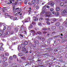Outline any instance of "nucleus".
I'll return each mask as SVG.
<instances>
[{
    "mask_svg": "<svg viewBox=\"0 0 67 67\" xmlns=\"http://www.w3.org/2000/svg\"><path fill=\"white\" fill-rule=\"evenodd\" d=\"M21 58L22 59H23V60H25V57H21Z\"/></svg>",
    "mask_w": 67,
    "mask_h": 67,
    "instance_id": "nucleus-35",
    "label": "nucleus"
},
{
    "mask_svg": "<svg viewBox=\"0 0 67 67\" xmlns=\"http://www.w3.org/2000/svg\"><path fill=\"white\" fill-rule=\"evenodd\" d=\"M0 50L1 51H4V49L3 47H0Z\"/></svg>",
    "mask_w": 67,
    "mask_h": 67,
    "instance_id": "nucleus-25",
    "label": "nucleus"
},
{
    "mask_svg": "<svg viewBox=\"0 0 67 67\" xmlns=\"http://www.w3.org/2000/svg\"><path fill=\"white\" fill-rule=\"evenodd\" d=\"M29 46L30 47H32L33 46V44L31 43H30L29 44Z\"/></svg>",
    "mask_w": 67,
    "mask_h": 67,
    "instance_id": "nucleus-20",
    "label": "nucleus"
},
{
    "mask_svg": "<svg viewBox=\"0 0 67 67\" xmlns=\"http://www.w3.org/2000/svg\"><path fill=\"white\" fill-rule=\"evenodd\" d=\"M19 36H20V37H23V35L20 34L19 35Z\"/></svg>",
    "mask_w": 67,
    "mask_h": 67,
    "instance_id": "nucleus-47",
    "label": "nucleus"
},
{
    "mask_svg": "<svg viewBox=\"0 0 67 67\" xmlns=\"http://www.w3.org/2000/svg\"><path fill=\"white\" fill-rule=\"evenodd\" d=\"M62 21H63V19H60L59 20V22H62Z\"/></svg>",
    "mask_w": 67,
    "mask_h": 67,
    "instance_id": "nucleus-60",
    "label": "nucleus"
},
{
    "mask_svg": "<svg viewBox=\"0 0 67 67\" xmlns=\"http://www.w3.org/2000/svg\"><path fill=\"white\" fill-rule=\"evenodd\" d=\"M59 25H60V23H57L55 24V25L56 26H59Z\"/></svg>",
    "mask_w": 67,
    "mask_h": 67,
    "instance_id": "nucleus-10",
    "label": "nucleus"
},
{
    "mask_svg": "<svg viewBox=\"0 0 67 67\" xmlns=\"http://www.w3.org/2000/svg\"><path fill=\"white\" fill-rule=\"evenodd\" d=\"M41 40H42V42H43V41H45V38H44L42 37Z\"/></svg>",
    "mask_w": 67,
    "mask_h": 67,
    "instance_id": "nucleus-44",
    "label": "nucleus"
},
{
    "mask_svg": "<svg viewBox=\"0 0 67 67\" xmlns=\"http://www.w3.org/2000/svg\"><path fill=\"white\" fill-rule=\"evenodd\" d=\"M39 43V41H36L35 42V43L36 44H38Z\"/></svg>",
    "mask_w": 67,
    "mask_h": 67,
    "instance_id": "nucleus-23",
    "label": "nucleus"
},
{
    "mask_svg": "<svg viewBox=\"0 0 67 67\" xmlns=\"http://www.w3.org/2000/svg\"><path fill=\"white\" fill-rule=\"evenodd\" d=\"M43 20L44 19L42 17L40 18L39 19V20L40 21H43Z\"/></svg>",
    "mask_w": 67,
    "mask_h": 67,
    "instance_id": "nucleus-22",
    "label": "nucleus"
},
{
    "mask_svg": "<svg viewBox=\"0 0 67 67\" xmlns=\"http://www.w3.org/2000/svg\"><path fill=\"white\" fill-rule=\"evenodd\" d=\"M3 60L4 62L8 60V58L7 57H4L3 58Z\"/></svg>",
    "mask_w": 67,
    "mask_h": 67,
    "instance_id": "nucleus-7",
    "label": "nucleus"
},
{
    "mask_svg": "<svg viewBox=\"0 0 67 67\" xmlns=\"http://www.w3.org/2000/svg\"><path fill=\"white\" fill-rule=\"evenodd\" d=\"M32 35H37V34L34 32V33L32 34Z\"/></svg>",
    "mask_w": 67,
    "mask_h": 67,
    "instance_id": "nucleus-53",
    "label": "nucleus"
},
{
    "mask_svg": "<svg viewBox=\"0 0 67 67\" xmlns=\"http://www.w3.org/2000/svg\"><path fill=\"white\" fill-rule=\"evenodd\" d=\"M30 64H31V63H28L25 65V66H27V65H31Z\"/></svg>",
    "mask_w": 67,
    "mask_h": 67,
    "instance_id": "nucleus-36",
    "label": "nucleus"
},
{
    "mask_svg": "<svg viewBox=\"0 0 67 67\" xmlns=\"http://www.w3.org/2000/svg\"><path fill=\"white\" fill-rule=\"evenodd\" d=\"M59 29H60V31H62V30H63V27L60 26L59 27Z\"/></svg>",
    "mask_w": 67,
    "mask_h": 67,
    "instance_id": "nucleus-9",
    "label": "nucleus"
},
{
    "mask_svg": "<svg viewBox=\"0 0 67 67\" xmlns=\"http://www.w3.org/2000/svg\"><path fill=\"white\" fill-rule=\"evenodd\" d=\"M45 13V12L44 11H42L41 12V13H42V14L44 13Z\"/></svg>",
    "mask_w": 67,
    "mask_h": 67,
    "instance_id": "nucleus-58",
    "label": "nucleus"
},
{
    "mask_svg": "<svg viewBox=\"0 0 67 67\" xmlns=\"http://www.w3.org/2000/svg\"><path fill=\"white\" fill-rule=\"evenodd\" d=\"M53 14H55V15H59V13L58 12H52Z\"/></svg>",
    "mask_w": 67,
    "mask_h": 67,
    "instance_id": "nucleus-4",
    "label": "nucleus"
},
{
    "mask_svg": "<svg viewBox=\"0 0 67 67\" xmlns=\"http://www.w3.org/2000/svg\"><path fill=\"white\" fill-rule=\"evenodd\" d=\"M50 10L51 12H53V11H54V9L53 8H51L50 9Z\"/></svg>",
    "mask_w": 67,
    "mask_h": 67,
    "instance_id": "nucleus-48",
    "label": "nucleus"
},
{
    "mask_svg": "<svg viewBox=\"0 0 67 67\" xmlns=\"http://www.w3.org/2000/svg\"><path fill=\"white\" fill-rule=\"evenodd\" d=\"M62 15H63L64 16L66 15L67 14V8H66L64 10H62L61 11Z\"/></svg>",
    "mask_w": 67,
    "mask_h": 67,
    "instance_id": "nucleus-1",
    "label": "nucleus"
},
{
    "mask_svg": "<svg viewBox=\"0 0 67 67\" xmlns=\"http://www.w3.org/2000/svg\"><path fill=\"white\" fill-rule=\"evenodd\" d=\"M5 33H2V34L1 35V36L3 37H5Z\"/></svg>",
    "mask_w": 67,
    "mask_h": 67,
    "instance_id": "nucleus-17",
    "label": "nucleus"
},
{
    "mask_svg": "<svg viewBox=\"0 0 67 67\" xmlns=\"http://www.w3.org/2000/svg\"><path fill=\"white\" fill-rule=\"evenodd\" d=\"M27 42H28L29 43H31V40H27Z\"/></svg>",
    "mask_w": 67,
    "mask_h": 67,
    "instance_id": "nucleus-56",
    "label": "nucleus"
},
{
    "mask_svg": "<svg viewBox=\"0 0 67 67\" xmlns=\"http://www.w3.org/2000/svg\"><path fill=\"white\" fill-rule=\"evenodd\" d=\"M24 3L25 4H27V2H26V1H25L24 2Z\"/></svg>",
    "mask_w": 67,
    "mask_h": 67,
    "instance_id": "nucleus-64",
    "label": "nucleus"
},
{
    "mask_svg": "<svg viewBox=\"0 0 67 67\" xmlns=\"http://www.w3.org/2000/svg\"><path fill=\"white\" fill-rule=\"evenodd\" d=\"M21 46L23 47H25V45L24 43H23V44H21Z\"/></svg>",
    "mask_w": 67,
    "mask_h": 67,
    "instance_id": "nucleus-12",
    "label": "nucleus"
},
{
    "mask_svg": "<svg viewBox=\"0 0 67 67\" xmlns=\"http://www.w3.org/2000/svg\"><path fill=\"white\" fill-rule=\"evenodd\" d=\"M37 38L39 40H41L42 39V37H38Z\"/></svg>",
    "mask_w": 67,
    "mask_h": 67,
    "instance_id": "nucleus-40",
    "label": "nucleus"
},
{
    "mask_svg": "<svg viewBox=\"0 0 67 67\" xmlns=\"http://www.w3.org/2000/svg\"><path fill=\"white\" fill-rule=\"evenodd\" d=\"M5 55L6 56H8L9 55V54L8 53H6L5 54Z\"/></svg>",
    "mask_w": 67,
    "mask_h": 67,
    "instance_id": "nucleus-39",
    "label": "nucleus"
},
{
    "mask_svg": "<svg viewBox=\"0 0 67 67\" xmlns=\"http://www.w3.org/2000/svg\"><path fill=\"white\" fill-rule=\"evenodd\" d=\"M56 48L57 49H56ZM58 51V49L57 48H55V49H54V51L55 52H57Z\"/></svg>",
    "mask_w": 67,
    "mask_h": 67,
    "instance_id": "nucleus-34",
    "label": "nucleus"
},
{
    "mask_svg": "<svg viewBox=\"0 0 67 67\" xmlns=\"http://www.w3.org/2000/svg\"><path fill=\"white\" fill-rule=\"evenodd\" d=\"M33 2L32 3V4H35V0H34L33 1H32L31 2Z\"/></svg>",
    "mask_w": 67,
    "mask_h": 67,
    "instance_id": "nucleus-43",
    "label": "nucleus"
},
{
    "mask_svg": "<svg viewBox=\"0 0 67 67\" xmlns=\"http://www.w3.org/2000/svg\"><path fill=\"white\" fill-rule=\"evenodd\" d=\"M53 21L55 22V21H57V19L56 18H54L53 20Z\"/></svg>",
    "mask_w": 67,
    "mask_h": 67,
    "instance_id": "nucleus-45",
    "label": "nucleus"
},
{
    "mask_svg": "<svg viewBox=\"0 0 67 67\" xmlns=\"http://www.w3.org/2000/svg\"><path fill=\"white\" fill-rule=\"evenodd\" d=\"M6 34V35H9L10 34V32L9 31L5 30Z\"/></svg>",
    "mask_w": 67,
    "mask_h": 67,
    "instance_id": "nucleus-8",
    "label": "nucleus"
},
{
    "mask_svg": "<svg viewBox=\"0 0 67 67\" xmlns=\"http://www.w3.org/2000/svg\"><path fill=\"white\" fill-rule=\"evenodd\" d=\"M21 49V46H19L18 47V50H20V49Z\"/></svg>",
    "mask_w": 67,
    "mask_h": 67,
    "instance_id": "nucleus-24",
    "label": "nucleus"
},
{
    "mask_svg": "<svg viewBox=\"0 0 67 67\" xmlns=\"http://www.w3.org/2000/svg\"><path fill=\"white\" fill-rule=\"evenodd\" d=\"M24 44L26 45H28V42L27 41H26L24 42Z\"/></svg>",
    "mask_w": 67,
    "mask_h": 67,
    "instance_id": "nucleus-11",
    "label": "nucleus"
},
{
    "mask_svg": "<svg viewBox=\"0 0 67 67\" xmlns=\"http://www.w3.org/2000/svg\"><path fill=\"white\" fill-rule=\"evenodd\" d=\"M55 67H60V66L58 65H56L55 66Z\"/></svg>",
    "mask_w": 67,
    "mask_h": 67,
    "instance_id": "nucleus-63",
    "label": "nucleus"
},
{
    "mask_svg": "<svg viewBox=\"0 0 67 67\" xmlns=\"http://www.w3.org/2000/svg\"><path fill=\"white\" fill-rule=\"evenodd\" d=\"M37 33L39 35H41V34H42V32H41L40 31H38L37 32Z\"/></svg>",
    "mask_w": 67,
    "mask_h": 67,
    "instance_id": "nucleus-30",
    "label": "nucleus"
},
{
    "mask_svg": "<svg viewBox=\"0 0 67 67\" xmlns=\"http://www.w3.org/2000/svg\"><path fill=\"white\" fill-rule=\"evenodd\" d=\"M38 25H39V26H41V24L40 23H39L38 24Z\"/></svg>",
    "mask_w": 67,
    "mask_h": 67,
    "instance_id": "nucleus-59",
    "label": "nucleus"
},
{
    "mask_svg": "<svg viewBox=\"0 0 67 67\" xmlns=\"http://www.w3.org/2000/svg\"><path fill=\"white\" fill-rule=\"evenodd\" d=\"M31 33H35V30H31Z\"/></svg>",
    "mask_w": 67,
    "mask_h": 67,
    "instance_id": "nucleus-29",
    "label": "nucleus"
},
{
    "mask_svg": "<svg viewBox=\"0 0 67 67\" xmlns=\"http://www.w3.org/2000/svg\"><path fill=\"white\" fill-rule=\"evenodd\" d=\"M46 5H45L42 8V10H44L46 9Z\"/></svg>",
    "mask_w": 67,
    "mask_h": 67,
    "instance_id": "nucleus-18",
    "label": "nucleus"
},
{
    "mask_svg": "<svg viewBox=\"0 0 67 67\" xmlns=\"http://www.w3.org/2000/svg\"><path fill=\"white\" fill-rule=\"evenodd\" d=\"M18 56H20V57L23 56V54L21 53H19L18 54Z\"/></svg>",
    "mask_w": 67,
    "mask_h": 67,
    "instance_id": "nucleus-13",
    "label": "nucleus"
},
{
    "mask_svg": "<svg viewBox=\"0 0 67 67\" xmlns=\"http://www.w3.org/2000/svg\"><path fill=\"white\" fill-rule=\"evenodd\" d=\"M63 24H64L65 26H67V22H66V21H64L63 23Z\"/></svg>",
    "mask_w": 67,
    "mask_h": 67,
    "instance_id": "nucleus-16",
    "label": "nucleus"
},
{
    "mask_svg": "<svg viewBox=\"0 0 67 67\" xmlns=\"http://www.w3.org/2000/svg\"><path fill=\"white\" fill-rule=\"evenodd\" d=\"M9 58L10 60H12L13 59V58L11 56H10Z\"/></svg>",
    "mask_w": 67,
    "mask_h": 67,
    "instance_id": "nucleus-38",
    "label": "nucleus"
},
{
    "mask_svg": "<svg viewBox=\"0 0 67 67\" xmlns=\"http://www.w3.org/2000/svg\"><path fill=\"white\" fill-rule=\"evenodd\" d=\"M46 23H47V24L48 25H50V24H51V23H49V21H47Z\"/></svg>",
    "mask_w": 67,
    "mask_h": 67,
    "instance_id": "nucleus-31",
    "label": "nucleus"
},
{
    "mask_svg": "<svg viewBox=\"0 0 67 67\" xmlns=\"http://www.w3.org/2000/svg\"><path fill=\"white\" fill-rule=\"evenodd\" d=\"M4 26V27L3 29V31H4V30H5L6 29V27L5 26Z\"/></svg>",
    "mask_w": 67,
    "mask_h": 67,
    "instance_id": "nucleus-50",
    "label": "nucleus"
},
{
    "mask_svg": "<svg viewBox=\"0 0 67 67\" xmlns=\"http://www.w3.org/2000/svg\"><path fill=\"white\" fill-rule=\"evenodd\" d=\"M1 56L2 57H4V54H1Z\"/></svg>",
    "mask_w": 67,
    "mask_h": 67,
    "instance_id": "nucleus-51",
    "label": "nucleus"
},
{
    "mask_svg": "<svg viewBox=\"0 0 67 67\" xmlns=\"http://www.w3.org/2000/svg\"><path fill=\"white\" fill-rule=\"evenodd\" d=\"M15 31H18V29L17 28H16L15 29Z\"/></svg>",
    "mask_w": 67,
    "mask_h": 67,
    "instance_id": "nucleus-55",
    "label": "nucleus"
},
{
    "mask_svg": "<svg viewBox=\"0 0 67 67\" xmlns=\"http://www.w3.org/2000/svg\"><path fill=\"white\" fill-rule=\"evenodd\" d=\"M64 3L65 4H66L67 3V1H64Z\"/></svg>",
    "mask_w": 67,
    "mask_h": 67,
    "instance_id": "nucleus-52",
    "label": "nucleus"
},
{
    "mask_svg": "<svg viewBox=\"0 0 67 67\" xmlns=\"http://www.w3.org/2000/svg\"><path fill=\"white\" fill-rule=\"evenodd\" d=\"M3 46V44H2V43H0V47H1Z\"/></svg>",
    "mask_w": 67,
    "mask_h": 67,
    "instance_id": "nucleus-42",
    "label": "nucleus"
},
{
    "mask_svg": "<svg viewBox=\"0 0 67 67\" xmlns=\"http://www.w3.org/2000/svg\"><path fill=\"white\" fill-rule=\"evenodd\" d=\"M5 15L6 16H7V18H10L12 20V17H11V16L10 15H8V14L6 13L5 14Z\"/></svg>",
    "mask_w": 67,
    "mask_h": 67,
    "instance_id": "nucleus-3",
    "label": "nucleus"
},
{
    "mask_svg": "<svg viewBox=\"0 0 67 67\" xmlns=\"http://www.w3.org/2000/svg\"><path fill=\"white\" fill-rule=\"evenodd\" d=\"M32 24H33L34 25H35V24H36V23L35 22H33L32 23Z\"/></svg>",
    "mask_w": 67,
    "mask_h": 67,
    "instance_id": "nucleus-57",
    "label": "nucleus"
},
{
    "mask_svg": "<svg viewBox=\"0 0 67 67\" xmlns=\"http://www.w3.org/2000/svg\"><path fill=\"white\" fill-rule=\"evenodd\" d=\"M33 20H34L35 21V22H36V21H38V18H37V17H33Z\"/></svg>",
    "mask_w": 67,
    "mask_h": 67,
    "instance_id": "nucleus-5",
    "label": "nucleus"
},
{
    "mask_svg": "<svg viewBox=\"0 0 67 67\" xmlns=\"http://www.w3.org/2000/svg\"><path fill=\"white\" fill-rule=\"evenodd\" d=\"M32 27H33V25H32L31 24L29 26V28H30V29H31V28H32Z\"/></svg>",
    "mask_w": 67,
    "mask_h": 67,
    "instance_id": "nucleus-26",
    "label": "nucleus"
},
{
    "mask_svg": "<svg viewBox=\"0 0 67 67\" xmlns=\"http://www.w3.org/2000/svg\"><path fill=\"white\" fill-rule=\"evenodd\" d=\"M7 8L6 7H3V8L2 9V10H6Z\"/></svg>",
    "mask_w": 67,
    "mask_h": 67,
    "instance_id": "nucleus-46",
    "label": "nucleus"
},
{
    "mask_svg": "<svg viewBox=\"0 0 67 67\" xmlns=\"http://www.w3.org/2000/svg\"><path fill=\"white\" fill-rule=\"evenodd\" d=\"M11 27H8L7 29L6 30V31H11Z\"/></svg>",
    "mask_w": 67,
    "mask_h": 67,
    "instance_id": "nucleus-6",
    "label": "nucleus"
},
{
    "mask_svg": "<svg viewBox=\"0 0 67 67\" xmlns=\"http://www.w3.org/2000/svg\"><path fill=\"white\" fill-rule=\"evenodd\" d=\"M60 5L61 6H63V5H64V3L62 2H61L60 4Z\"/></svg>",
    "mask_w": 67,
    "mask_h": 67,
    "instance_id": "nucleus-37",
    "label": "nucleus"
},
{
    "mask_svg": "<svg viewBox=\"0 0 67 67\" xmlns=\"http://www.w3.org/2000/svg\"><path fill=\"white\" fill-rule=\"evenodd\" d=\"M36 9H38L40 8V6L38 5H36Z\"/></svg>",
    "mask_w": 67,
    "mask_h": 67,
    "instance_id": "nucleus-21",
    "label": "nucleus"
},
{
    "mask_svg": "<svg viewBox=\"0 0 67 67\" xmlns=\"http://www.w3.org/2000/svg\"><path fill=\"white\" fill-rule=\"evenodd\" d=\"M13 57L14 58H16V56L15 55H13Z\"/></svg>",
    "mask_w": 67,
    "mask_h": 67,
    "instance_id": "nucleus-28",
    "label": "nucleus"
},
{
    "mask_svg": "<svg viewBox=\"0 0 67 67\" xmlns=\"http://www.w3.org/2000/svg\"><path fill=\"white\" fill-rule=\"evenodd\" d=\"M14 5H15L16 4H18V3L16 2H15V3H14Z\"/></svg>",
    "mask_w": 67,
    "mask_h": 67,
    "instance_id": "nucleus-54",
    "label": "nucleus"
},
{
    "mask_svg": "<svg viewBox=\"0 0 67 67\" xmlns=\"http://www.w3.org/2000/svg\"><path fill=\"white\" fill-rule=\"evenodd\" d=\"M45 20H46V21H49V19L47 18H46Z\"/></svg>",
    "mask_w": 67,
    "mask_h": 67,
    "instance_id": "nucleus-41",
    "label": "nucleus"
},
{
    "mask_svg": "<svg viewBox=\"0 0 67 67\" xmlns=\"http://www.w3.org/2000/svg\"><path fill=\"white\" fill-rule=\"evenodd\" d=\"M8 63H5V64H4L3 65V66H8Z\"/></svg>",
    "mask_w": 67,
    "mask_h": 67,
    "instance_id": "nucleus-33",
    "label": "nucleus"
},
{
    "mask_svg": "<svg viewBox=\"0 0 67 67\" xmlns=\"http://www.w3.org/2000/svg\"><path fill=\"white\" fill-rule=\"evenodd\" d=\"M22 51L23 52H24L25 53H29V51L26 50V48H25L24 47L23 48Z\"/></svg>",
    "mask_w": 67,
    "mask_h": 67,
    "instance_id": "nucleus-2",
    "label": "nucleus"
},
{
    "mask_svg": "<svg viewBox=\"0 0 67 67\" xmlns=\"http://www.w3.org/2000/svg\"><path fill=\"white\" fill-rule=\"evenodd\" d=\"M42 30H43V31H46L47 30V29L46 28H43L42 29Z\"/></svg>",
    "mask_w": 67,
    "mask_h": 67,
    "instance_id": "nucleus-32",
    "label": "nucleus"
},
{
    "mask_svg": "<svg viewBox=\"0 0 67 67\" xmlns=\"http://www.w3.org/2000/svg\"><path fill=\"white\" fill-rule=\"evenodd\" d=\"M13 33H14V31H11L10 33L11 35H12L13 34Z\"/></svg>",
    "mask_w": 67,
    "mask_h": 67,
    "instance_id": "nucleus-49",
    "label": "nucleus"
},
{
    "mask_svg": "<svg viewBox=\"0 0 67 67\" xmlns=\"http://www.w3.org/2000/svg\"><path fill=\"white\" fill-rule=\"evenodd\" d=\"M51 29L52 30H55L56 29V27L55 26H52L51 27Z\"/></svg>",
    "mask_w": 67,
    "mask_h": 67,
    "instance_id": "nucleus-19",
    "label": "nucleus"
},
{
    "mask_svg": "<svg viewBox=\"0 0 67 67\" xmlns=\"http://www.w3.org/2000/svg\"><path fill=\"white\" fill-rule=\"evenodd\" d=\"M55 1L57 3H60V1L59 0H56Z\"/></svg>",
    "mask_w": 67,
    "mask_h": 67,
    "instance_id": "nucleus-27",
    "label": "nucleus"
},
{
    "mask_svg": "<svg viewBox=\"0 0 67 67\" xmlns=\"http://www.w3.org/2000/svg\"><path fill=\"white\" fill-rule=\"evenodd\" d=\"M60 8L59 7H57L56 9V11H59V10H60Z\"/></svg>",
    "mask_w": 67,
    "mask_h": 67,
    "instance_id": "nucleus-14",
    "label": "nucleus"
},
{
    "mask_svg": "<svg viewBox=\"0 0 67 67\" xmlns=\"http://www.w3.org/2000/svg\"><path fill=\"white\" fill-rule=\"evenodd\" d=\"M54 4H55V3L54 2H51V6H52V7L54 6Z\"/></svg>",
    "mask_w": 67,
    "mask_h": 67,
    "instance_id": "nucleus-15",
    "label": "nucleus"
},
{
    "mask_svg": "<svg viewBox=\"0 0 67 67\" xmlns=\"http://www.w3.org/2000/svg\"><path fill=\"white\" fill-rule=\"evenodd\" d=\"M15 9H16L15 10V11H16L17 10H19V8H16Z\"/></svg>",
    "mask_w": 67,
    "mask_h": 67,
    "instance_id": "nucleus-62",
    "label": "nucleus"
},
{
    "mask_svg": "<svg viewBox=\"0 0 67 67\" xmlns=\"http://www.w3.org/2000/svg\"><path fill=\"white\" fill-rule=\"evenodd\" d=\"M46 8H50V7H49V6H48V5H47Z\"/></svg>",
    "mask_w": 67,
    "mask_h": 67,
    "instance_id": "nucleus-61",
    "label": "nucleus"
}]
</instances>
